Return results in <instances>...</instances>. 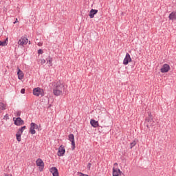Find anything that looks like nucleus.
I'll return each mask as SVG.
<instances>
[{
	"instance_id": "1",
	"label": "nucleus",
	"mask_w": 176,
	"mask_h": 176,
	"mask_svg": "<svg viewBox=\"0 0 176 176\" xmlns=\"http://www.w3.org/2000/svg\"><path fill=\"white\" fill-rule=\"evenodd\" d=\"M33 94L36 97H43L45 96V91L42 88L36 87L33 89Z\"/></svg>"
},
{
	"instance_id": "2",
	"label": "nucleus",
	"mask_w": 176,
	"mask_h": 176,
	"mask_svg": "<svg viewBox=\"0 0 176 176\" xmlns=\"http://www.w3.org/2000/svg\"><path fill=\"white\" fill-rule=\"evenodd\" d=\"M37 129H38V124H35L34 122H32L30 124V134H36Z\"/></svg>"
},
{
	"instance_id": "3",
	"label": "nucleus",
	"mask_w": 176,
	"mask_h": 176,
	"mask_svg": "<svg viewBox=\"0 0 176 176\" xmlns=\"http://www.w3.org/2000/svg\"><path fill=\"white\" fill-rule=\"evenodd\" d=\"M36 164L38 167H40V171H43V168H45V163L43 162L42 159H37L36 161Z\"/></svg>"
},
{
	"instance_id": "4",
	"label": "nucleus",
	"mask_w": 176,
	"mask_h": 176,
	"mask_svg": "<svg viewBox=\"0 0 176 176\" xmlns=\"http://www.w3.org/2000/svg\"><path fill=\"white\" fill-rule=\"evenodd\" d=\"M54 89H55V90H60V91H63V90H64V85H63L61 82L58 81L54 85Z\"/></svg>"
},
{
	"instance_id": "5",
	"label": "nucleus",
	"mask_w": 176,
	"mask_h": 176,
	"mask_svg": "<svg viewBox=\"0 0 176 176\" xmlns=\"http://www.w3.org/2000/svg\"><path fill=\"white\" fill-rule=\"evenodd\" d=\"M14 120V124H15V126H23V124H24V121L21 120V118L18 117V118H13Z\"/></svg>"
},
{
	"instance_id": "6",
	"label": "nucleus",
	"mask_w": 176,
	"mask_h": 176,
	"mask_svg": "<svg viewBox=\"0 0 176 176\" xmlns=\"http://www.w3.org/2000/svg\"><path fill=\"white\" fill-rule=\"evenodd\" d=\"M170 69H171V68L170 67V65H168V64H164L162 65V67L160 69V71L162 74H166L168 72Z\"/></svg>"
},
{
	"instance_id": "7",
	"label": "nucleus",
	"mask_w": 176,
	"mask_h": 176,
	"mask_svg": "<svg viewBox=\"0 0 176 176\" xmlns=\"http://www.w3.org/2000/svg\"><path fill=\"white\" fill-rule=\"evenodd\" d=\"M27 43H28V38L25 37H21L18 41V45L21 46H24V45H27Z\"/></svg>"
},
{
	"instance_id": "8",
	"label": "nucleus",
	"mask_w": 176,
	"mask_h": 176,
	"mask_svg": "<svg viewBox=\"0 0 176 176\" xmlns=\"http://www.w3.org/2000/svg\"><path fill=\"white\" fill-rule=\"evenodd\" d=\"M57 155L59 157L64 156V155H65V148H64L63 145L60 146Z\"/></svg>"
},
{
	"instance_id": "9",
	"label": "nucleus",
	"mask_w": 176,
	"mask_h": 176,
	"mask_svg": "<svg viewBox=\"0 0 176 176\" xmlns=\"http://www.w3.org/2000/svg\"><path fill=\"white\" fill-rule=\"evenodd\" d=\"M131 62V57L130 56V54L126 53V56L123 60L124 65H127L129 63Z\"/></svg>"
},
{
	"instance_id": "10",
	"label": "nucleus",
	"mask_w": 176,
	"mask_h": 176,
	"mask_svg": "<svg viewBox=\"0 0 176 176\" xmlns=\"http://www.w3.org/2000/svg\"><path fill=\"white\" fill-rule=\"evenodd\" d=\"M50 173H52L53 176H58V169L56 167H52L50 170Z\"/></svg>"
},
{
	"instance_id": "11",
	"label": "nucleus",
	"mask_w": 176,
	"mask_h": 176,
	"mask_svg": "<svg viewBox=\"0 0 176 176\" xmlns=\"http://www.w3.org/2000/svg\"><path fill=\"white\" fill-rule=\"evenodd\" d=\"M148 117L146 118V122L149 124L153 122V116H152V113L151 112H148Z\"/></svg>"
},
{
	"instance_id": "12",
	"label": "nucleus",
	"mask_w": 176,
	"mask_h": 176,
	"mask_svg": "<svg viewBox=\"0 0 176 176\" xmlns=\"http://www.w3.org/2000/svg\"><path fill=\"white\" fill-rule=\"evenodd\" d=\"M97 13H98V10L91 9L89 14L90 19H93V17H94V15L97 14Z\"/></svg>"
},
{
	"instance_id": "13",
	"label": "nucleus",
	"mask_w": 176,
	"mask_h": 176,
	"mask_svg": "<svg viewBox=\"0 0 176 176\" xmlns=\"http://www.w3.org/2000/svg\"><path fill=\"white\" fill-rule=\"evenodd\" d=\"M91 126L94 127L95 129L98 127L100 125L98 124V121H96L94 119H91L90 121Z\"/></svg>"
},
{
	"instance_id": "14",
	"label": "nucleus",
	"mask_w": 176,
	"mask_h": 176,
	"mask_svg": "<svg viewBox=\"0 0 176 176\" xmlns=\"http://www.w3.org/2000/svg\"><path fill=\"white\" fill-rule=\"evenodd\" d=\"M17 75L18 79H19V80H21L24 78V73H23V71H21L20 69H19L17 72Z\"/></svg>"
},
{
	"instance_id": "15",
	"label": "nucleus",
	"mask_w": 176,
	"mask_h": 176,
	"mask_svg": "<svg viewBox=\"0 0 176 176\" xmlns=\"http://www.w3.org/2000/svg\"><path fill=\"white\" fill-rule=\"evenodd\" d=\"M120 173H122L120 171V169L119 168L115 169V168H113V176H119L120 175Z\"/></svg>"
},
{
	"instance_id": "16",
	"label": "nucleus",
	"mask_w": 176,
	"mask_h": 176,
	"mask_svg": "<svg viewBox=\"0 0 176 176\" xmlns=\"http://www.w3.org/2000/svg\"><path fill=\"white\" fill-rule=\"evenodd\" d=\"M53 93L54 94V96H56V97H58V96H61V94H63V91H60L58 89H53Z\"/></svg>"
},
{
	"instance_id": "17",
	"label": "nucleus",
	"mask_w": 176,
	"mask_h": 176,
	"mask_svg": "<svg viewBox=\"0 0 176 176\" xmlns=\"http://www.w3.org/2000/svg\"><path fill=\"white\" fill-rule=\"evenodd\" d=\"M9 41L8 38H6L5 41H0V46H8V42Z\"/></svg>"
},
{
	"instance_id": "18",
	"label": "nucleus",
	"mask_w": 176,
	"mask_h": 176,
	"mask_svg": "<svg viewBox=\"0 0 176 176\" xmlns=\"http://www.w3.org/2000/svg\"><path fill=\"white\" fill-rule=\"evenodd\" d=\"M47 63H49V65L52 67V65H53V58L52 57H50L49 56L47 59Z\"/></svg>"
},
{
	"instance_id": "19",
	"label": "nucleus",
	"mask_w": 176,
	"mask_h": 176,
	"mask_svg": "<svg viewBox=\"0 0 176 176\" xmlns=\"http://www.w3.org/2000/svg\"><path fill=\"white\" fill-rule=\"evenodd\" d=\"M6 109V104L0 102V111H5Z\"/></svg>"
},
{
	"instance_id": "20",
	"label": "nucleus",
	"mask_w": 176,
	"mask_h": 176,
	"mask_svg": "<svg viewBox=\"0 0 176 176\" xmlns=\"http://www.w3.org/2000/svg\"><path fill=\"white\" fill-rule=\"evenodd\" d=\"M69 141L72 142V141H75V136H74V134H69Z\"/></svg>"
},
{
	"instance_id": "21",
	"label": "nucleus",
	"mask_w": 176,
	"mask_h": 176,
	"mask_svg": "<svg viewBox=\"0 0 176 176\" xmlns=\"http://www.w3.org/2000/svg\"><path fill=\"white\" fill-rule=\"evenodd\" d=\"M16 140L19 142L21 141V133H16Z\"/></svg>"
},
{
	"instance_id": "22",
	"label": "nucleus",
	"mask_w": 176,
	"mask_h": 176,
	"mask_svg": "<svg viewBox=\"0 0 176 176\" xmlns=\"http://www.w3.org/2000/svg\"><path fill=\"white\" fill-rule=\"evenodd\" d=\"M135 145H137V142L135 141L131 142L130 148L132 149L133 148H134V146H135Z\"/></svg>"
},
{
	"instance_id": "23",
	"label": "nucleus",
	"mask_w": 176,
	"mask_h": 176,
	"mask_svg": "<svg viewBox=\"0 0 176 176\" xmlns=\"http://www.w3.org/2000/svg\"><path fill=\"white\" fill-rule=\"evenodd\" d=\"M71 143H72V151H74L75 148H76L75 140L72 141Z\"/></svg>"
},
{
	"instance_id": "24",
	"label": "nucleus",
	"mask_w": 176,
	"mask_h": 176,
	"mask_svg": "<svg viewBox=\"0 0 176 176\" xmlns=\"http://www.w3.org/2000/svg\"><path fill=\"white\" fill-rule=\"evenodd\" d=\"M149 124L151 127H153V126L156 125V122H155V121L153 120L151 123H149Z\"/></svg>"
},
{
	"instance_id": "25",
	"label": "nucleus",
	"mask_w": 176,
	"mask_h": 176,
	"mask_svg": "<svg viewBox=\"0 0 176 176\" xmlns=\"http://www.w3.org/2000/svg\"><path fill=\"white\" fill-rule=\"evenodd\" d=\"M23 131H23L21 128H20V129H19L17 133H18L19 134H23Z\"/></svg>"
},
{
	"instance_id": "26",
	"label": "nucleus",
	"mask_w": 176,
	"mask_h": 176,
	"mask_svg": "<svg viewBox=\"0 0 176 176\" xmlns=\"http://www.w3.org/2000/svg\"><path fill=\"white\" fill-rule=\"evenodd\" d=\"M38 54H43V50L39 49L38 50Z\"/></svg>"
},
{
	"instance_id": "27",
	"label": "nucleus",
	"mask_w": 176,
	"mask_h": 176,
	"mask_svg": "<svg viewBox=\"0 0 176 176\" xmlns=\"http://www.w3.org/2000/svg\"><path fill=\"white\" fill-rule=\"evenodd\" d=\"M21 94H25V89H24V88L21 89Z\"/></svg>"
},
{
	"instance_id": "28",
	"label": "nucleus",
	"mask_w": 176,
	"mask_h": 176,
	"mask_svg": "<svg viewBox=\"0 0 176 176\" xmlns=\"http://www.w3.org/2000/svg\"><path fill=\"white\" fill-rule=\"evenodd\" d=\"M46 63V60L45 59H41V64L43 65V64H45Z\"/></svg>"
},
{
	"instance_id": "29",
	"label": "nucleus",
	"mask_w": 176,
	"mask_h": 176,
	"mask_svg": "<svg viewBox=\"0 0 176 176\" xmlns=\"http://www.w3.org/2000/svg\"><path fill=\"white\" fill-rule=\"evenodd\" d=\"M3 119H6V120H9V114H6V116H4Z\"/></svg>"
},
{
	"instance_id": "30",
	"label": "nucleus",
	"mask_w": 176,
	"mask_h": 176,
	"mask_svg": "<svg viewBox=\"0 0 176 176\" xmlns=\"http://www.w3.org/2000/svg\"><path fill=\"white\" fill-rule=\"evenodd\" d=\"M87 168H88V170H90V168H91V163H88Z\"/></svg>"
},
{
	"instance_id": "31",
	"label": "nucleus",
	"mask_w": 176,
	"mask_h": 176,
	"mask_svg": "<svg viewBox=\"0 0 176 176\" xmlns=\"http://www.w3.org/2000/svg\"><path fill=\"white\" fill-rule=\"evenodd\" d=\"M20 115H21V111H17L16 116H20Z\"/></svg>"
},
{
	"instance_id": "32",
	"label": "nucleus",
	"mask_w": 176,
	"mask_h": 176,
	"mask_svg": "<svg viewBox=\"0 0 176 176\" xmlns=\"http://www.w3.org/2000/svg\"><path fill=\"white\" fill-rule=\"evenodd\" d=\"M21 129H22V130H23V131H24V130H25V129H27V126H23L21 127Z\"/></svg>"
},
{
	"instance_id": "33",
	"label": "nucleus",
	"mask_w": 176,
	"mask_h": 176,
	"mask_svg": "<svg viewBox=\"0 0 176 176\" xmlns=\"http://www.w3.org/2000/svg\"><path fill=\"white\" fill-rule=\"evenodd\" d=\"M147 129H149V126H151V124L150 123H147V124L146 125Z\"/></svg>"
},
{
	"instance_id": "34",
	"label": "nucleus",
	"mask_w": 176,
	"mask_h": 176,
	"mask_svg": "<svg viewBox=\"0 0 176 176\" xmlns=\"http://www.w3.org/2000/svg\"><path fill=\"white\" fill-rule=\"evenodd\" d=\"M14 23H19V21L17 19H16Z\"/></svg>"
},
{
	"instance_id": "35",
	"label": "nucleus",
	"mask_w": 176,
	"mask_h": 176,
	"mask_svg": "<svg viewBox=\"0 0 176 176\" xmlns=\"http://www.w3.org/2000/svg\"><path fill=\"white\" fill-rule=\"evenodd\" d=\"M38 46H42V43H38Z\"/></svg>"
},
{
	"instance_id": "36",
	"label": "nucleus",
	"mask_w": 176,
	"mask_h": 176,
	"mask_svg": "<svg viewBox=\"0 0 176 176\" xmlns=\"http://www.w3.org/2000/svg\"><path fill=\"white\" fill-rule=\"evenodd\" d=\"M5 176H12V175L6 174Z\"/></svg>"
}]
</instances>
